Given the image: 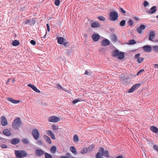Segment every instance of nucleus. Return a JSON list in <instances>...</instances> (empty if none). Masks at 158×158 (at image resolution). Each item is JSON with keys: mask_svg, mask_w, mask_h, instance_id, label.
<instances>
[{"mask_svg": "<svg viewBox=\"0 0 158 158\" xmlns=\"http://www.w3.org/2000/svg\"><path fill=\"white\" fill-rule=\"evenodd\" d=\"M109 17L111 21H115L118 19V16L117 12L112 11L110 13Z\"/></svg>", "mask_w": 158, "mask_h": 158, "instance_id": "nucleus-3", "label": "nucleus"}, {"mask_svg": "<svg viewBox=\"0 0 158 158\" xmlns=\"http://www.w3.org/2000/svg\"><path fill=\"white\" fill-rule=\"evenodd\" d=\"M56 88L58 89H64L63 88H62V86L61 85H60L59 84H56Z\"/></svg>", "mask_w": 158, "mask_h": 158, "instance_id": "nucleus-45", "label": "nucleus"}, {"mask_svg": "<svg viewBox=\"0 0 158 158\" xmlns=\"http://www.w3.org/2000/svg\"><path fill=\"white\" fill-rule=\"evenodd\" d=\"M125 54L124 52H120L118 56V59L120 60H122L124 58Z\"/></svg>", "mask_w": 158, "mask_h": 158, "instance_id": "nucleus-22", "label": "nucleus"}, {"mask_svg": "<svg viewBox=\"0 0 158 158\" xmlns=\"http://www.w3.org/2000/svg\"><path fill=\"white\" fill-rule=\"evenodd\" d=\"M144 71V70L143 69H141L139 70L137 73L136 75L138 76L140 74Z\"/></svg>", "mask_w": 158, "mask_h": 158, "instance_id": "nucleus-56", "label": "nucleus"}, {"mask_svg": "<svg viewBox=\"0 0 158 158\" xmlns=\"http://www.w3.org/2000/svg\"><path fill=\"white\" fill-rule=\"evenodd\" d=\"M119 10L123 13H125L126 11L122 8L120 7L119 8Z\"/></svg>", "mask_w": 158, "mask_h": 158, "instance_id": "nucleus-53", "label": "nucleus"}, {"mask_svg": "<svg viewBox=\"0 0 158 158\" xmlns=\"http://www.w3.org/2000/svg\"><path fill=\"white\" fill-rule=\"evenodd\" d=\"M140 53H138L135 56V59L138 58L139 57V56H140Z\"/></svg>", "mask_w": 158, "mask_h": 158, "instance_id": "nucleus-58", "label": "nucleus"}, {"mask_svg": "<svg viewBox=\"0 0 158 158\" xmlns=\"http://www.w3.org/2000/svg\"><path fill=\"white\" fill-rule=\"evenodd\" d=\"M102 156H104L108 158L109 157L108 152L107 150H105L102 154Z\"/></svg>", "mask_w": 158, "mask_h": 158, "instance_id": "nucleus-31", "label": "nucleus"}, {"mask_svg": "<svg viewBox=\"0 0 158 158\" xmlns=\"http://www.w3.org/2000/svg\"><path fill=\"white\" fill-rule=\"evenodd\" d=\"M66 155L68 157H71V155L70 153H67L66 154Z\"/></svg>", "mask_w": 158, "mask_h": 158, "instance_id": "nucleus-62", "label": "nucleus"}, {"mask_svg": "<svg viewBox=\"0 0 158 158\" xmlns=\"http://www.w3.org/2000/svg\"><path fill=\"white\" fill-rule=\"evenodd\" d=\"M155 35V33L153 31H151L149 33V40L150 41H153V39Z\"/></svg>", "mask_w": 158, "mask_h": 158, "instance_id": "nucleus-18", "label": "nucleus"}, {"mask_svg": "<svg viewBox=\"0 0 158 158\" xmlns=\"http://www.w3.org/2000/svg\"><path fill=\"white\" fill-rule=\"evenodd\" d=\"M92 38L94 41H98L100 39V35L98 34H94L92 35Z\"/></svg>", "mask_w": 158, "mask_h": 158, "instance_id": "nucleus-14", "label": "nucleus"}, {"mask_svg": "<svg viewBox=\"0 0 158 158\" xmlns=\"http://www.w3.org/2000/svg\"><path fill=\"white\" fill-rule=\"evenodd\" d=\"M136 43V41L134 40H130L129 43H128L129 44H134Z\"/></svg>", "mask_w": 158, "mask_h": 158, "instance_id": "nucleus-39", "label": "nucleus"}, {"mask_svg": "<svg viewBox=\"0 0 158 158\" xmlns=\"http://www.w3.org/2000/svg\"><path fill=\"white\" fill-rule=\"evenodd\" d=\"M32 89L34 90L35 91L38 93H40V91L38 89H37L36 87L34 86L32 88Z\"/></svg>", "mask_w": 158, "mask_h": 158, "instance_id": "nucleus-40", "label": "nucleus"}, {"mask_svg": "<svg viewBox=\"0 0 158 158\" xmlns=\"http://www.w3.org/2000/svg\"><path fill=\"white\" fill-rule=\"evenodd\" d=\"M143 4V6L145 7H147V6H148L149 3H148V2L147 1H145L144 2Z\"/></svg>", "mask_w": 158, "mask_h": 158, "instance_id": "nucleus-49", "label": "nucleus"}, {"mask_svg": "<svg viewBox=\"0 0 158 158\" xmlns=\"http://www.w3.org/2000/svg\"><path fill=\"white\" fill-rule=\"evenodd\" d=\"M156 8V6H154L150 8V10H147L146 12L149 14H154L156 11L157 9Z\"/></svg>", "mask_w": 158, "mask_h": 158, "instance_id": "nucleus-10", "label": "nucleus"}, {"mask_svg": "<svg viewBox=\"0 0 158 158\" xmlns=\"http://www.w3.org/2000/svg\"><path fill=\"white\" fill-rule=\"evenodd\" d=\"M27 86L30 87H31V89H32L33 87L35 86L34 85H33V84H28L27 85Z\"/></svg>", "mask_w": 158, "mask_h": 158, "instance_id": "nucleus-60", "label": "nucleus"}, {"mask_svg": "<svg viewBox=\"0 0 158 158\" xmlns=\"http://www.w3.org/2000/svg\"><path fill=\"white\" fill-rule=\"evenodd\" d=\"M139 28L140 29H141L142 30H144V29H145V26L144 25H141L139 26Z\"/></svg>", "mask_w": 158, "mask_h": 158, "instance_id": "nucleus-54", "label": "nucleus"}, {"mask_svg": "<svg viewBox=\"0 0 158 158\" xmlns=\"http://www.w3.org/2000/svg\"><path fill=\"white\" fill-rule=\"evenodd\" d=\"M44 151L41 149H37L35 150L36 155L39 157H40L44 154Z\"/></svg>", "mask_w": 158, "mask_h": 158, "instance_id": "nucleus-8", "label": "nucleus"}, {"mask_svg": "<svg viewBox=\"0 0 158 158\" xmlns=\"http://www.w3.org/2000/svg\"><path fill=\"white\" fill-rule=\"evenodd\" d=\"M144 51L146 52H149L152 51V48L151 46L145 45L142 47Z\"/></svg>", "mask_w": 158, "mask_h": 158, "instance_id": "nucleus-9", "label": "nucleus"}, {"mask_svg": "<svg viewBox=\"0 0 158 158\" xmlns=\"http://www.w3.org/2000/svg\"><path fill=\"white\" fill-rule=\"evenodd\" d=\"M80 101H81V100L80 99H77L73 101L72 102V103L73 104H75L77 102H80Z\"/></svg>", "mask_w": 158, "mask_h": 158, "instance_id": "nucleus-47", "label": "nucleus"}, {"mask_svg": "<svg viewBox=\"0 0 158 158\" xmlns=\"http://www.w3.org/2000/svg\"><path fill=\"white\" fill-rule=\"evenodd\" d=\"M100 26V24L98 22H94L91 24V27L93 28L98 27Z\"/></svg>", "mask_w": 158, "mask_h": 158, "instance_id": "nucleus-16", "label": "nucleus"}, {"mask_svg": "<svg viewBox=\"0 0 158 158\" xmlns=\"http://www.w3.org/2000/svg\"><path fill=\"white\" fill-rule=\"evenodd\" d=\"M128 23L129 25L131 26H132L134 23L132 19H130L128 22Z\"/></svg>", "mask_w": 158, "mask_h": 158, "instance_id": "nucleus-44", "label": "nucleus"}, {"mask_svg": "<svg viewBox=\"0 0 158 158\" xmlns=\"http://www.w3.org/2000/svg\"><path fill=\"white\" fill-rule=\"evenodd\" d=\"M64 39L62 37H59L58 38L57 42L59 44H62L64 42Z\"/></svg>", "mask_w": 158, "mask_h": 158, "instance_id": "nucleus-26", "label": "nucleus"}, {"mask_svg": "<svg viewBox=\"0 0 158 158\" xmlns=\"http://www.w3.org/2000/svg\"><path fill=\"white\" fill-rule=\"evenodd\" d=\"M87 148H83L81 151V153L82 154H84L89 151Z\"/></svg>", "mask_w": 158, "mask_h": 158, "instance_id": "nucleus-30", "label": "nucleus"}, {"mask_svg": "<svg viewBox=\"0 0 158 158\" xmlns=\"http://www.w3.org/2000/svg\"><path fill=\"white\" fill-rule=\"evenodd\" d=\"M63 44L65 47H66V46L68 47L69 46V43L67 42L64 43Z\"/></svg>", "mask_w": 158, "mask_h": 158, "instance_id": "nucleus-59", "label": "nucleus"}, {"mask_svg": "<svg viewBox=\"0 0 158 158\" xmlns=\"http://www.w3.org/2000/svg\"><path fill=\"white\" fill-rule=\"evenodd\" d=\"M45 158H52V155L47 152H45L44 153Z\"/></svg>", "mask_w": 158, "mask_h": 158, "instance_id": "nucleus-33", "label": "nucleus"}, {"mask_svg": "<svg viewBox=\"0 0 158 158\" xmlns=\"http://www.w3.org/2000/svg\"><path fill=\"white\" fill-rule=\"evenodd\" d=\"M19 42L17 40H15L12 41V45L14 46H17L19 44Z\"/></svg>", "mask_w": 158, "mask_h": 158, "instance_id": "nucleus-27", "label": "nucleus"}, {"mask_svg": "<svg viewBox=\"0 0 158 158\" xmlns=\"http://www.w3.org/2000/svg\"><path fill=\"white\" fill-rule=\"evenodd\" d=\"M22 141L25 144H27L29 143V141L28 139H22Z\"/></svg>", "mask_w": 158, "mask_h": 158, "instance_id": "nucleus-37", "label": "nucleus"}, {"mask_svg": "<svg viewBox=\"0 0 158 158\" xmlns=\"http://www.w3.org/2000/svg\"><path fill=\"white\" fill-rule=\"evenodd\" d=\"M46 134L49 136L52 139H56L55 135L51 130H47L46 131Z\"/></svg>", "mask_w": 158, "mask_h": 158, "instance_id": "nucleus-12", "label": "nucleus"}, {"mask_svg": "<svg viewBox=\"0 0 158 158\" xmlns=\"http://www.w3.org/2000/svg\"><path fill=\"white\" fill-rule=\"evenodd\" d=\"M5 140V139L2 137H0V141L3 142Z\"/></svg>", "mask_w": 158, "mask_h": 158, "instance_id": "nucleus-63", "label": "nucleus"}, {"mask_svg": "<svg viewBox=\"0 0 158 158\" xmlns=\"http://www.w3.org/2000/svg\"><path fill=\"white\" fill-rule=\"evenodd\" d=\"M2 133L5 136H9L11 135L10 131L7 129H5L2 131Z\"/></svg>", "mask_w": 158, "mask_h": 158, "instance_id": "nucleus-11", "label": "nucleus"}, {"mask_svg": "<svg viewBox=\"0 0 158 158\" xmlns=\"http://www.w3.org/2000/svg\"><path fill=\"white\" fill-rule=\"evenodd\" d=\"M7 99L8 101L10 102H11L13 103H14V104L18 103L20 102L19 100H14L13 99L11 98H8Z\"/></svg>", "mask_w": 158, "mask_h": 158, "instance_id": "nucleus-21", "label": "nucleus"}, {"mask_svg": "<svg viewBox=\"0 0 158 158\" xmlns=\"http://www.w3.org/2000/svg\"><path fill=\"white\" fill-rule=\"evenodd\" d=\"M144 60V58L143 57H139L137 58V62L139 63H141Z\"/></svg>", "mask_w": 158, "mask_h": 158, "instance_id": "nucleus-38", "label": "nucleus"}, {"mask_svg": "<svg viewBox=\"0 0 158 158\" xmlns=\"http://www.w3.org/2000/svg\"><path fill=\"white\" fill-rule=\"evenodd\" d=\"M19 141V139L18 138H14L11 139V143L13 145H15L18 143Z\"/></svg>", "mask_w": 158, "mask_h": 158, "instance_id": "nucleus-17", "label": "nucleus"}, {"mask_svg": "<svg viewBox=\"0 0 158 158\" xmlns=\"http://www.w3.org/2000/svg\"><path fill=\"white\" fill-rule=\"evenodd\" d=\"M22 122L19 117H17L13 121L12 126L13 128L15 130H18L21 126Z\"/></svg>", "mask_w": 158, "mask_h": 158, "instance_id": "nucleus-1", "label": "nucleus"}, {"mask_svg": "<svg viewBox=\"0 0 158 158\" xmlns=\"http://www.w3.org/2000/svg\"><path fill=\"white\" fill-rule=\"evenodd\" d=\"M52 130L53 131H56L58 129V128L57 126L55 125H53L52 126Z\"/></svg>", "mask_w": 158, "mask_h": 158, "instance_id": "nucleus-41", "label": "nucleus"}, {"mask_svg": "<svg viewBox=\"0 0 158 158\" xmlns=\"http://www.w3.org/2000/svg\"><path fill=\"white\" fill-rule=\"evenodd\" d=\"M111 38L112 42H115L117 41V35L115 34L111 35Z\"/></svg>", "mask_w": 158, "mask_h": 158, "instance_id": "nucleus-25", "label": "nucleus"}, {"mask_svg": "<svg viewBox=\"0 0 158 158\" xmlns=\"http://www.w3.org/2000/svg\"><path fill=\"white\" fill-rule=\"evenodd\" d=\"M59 118L55 116H52L48 118V121L50 122L56 123L59 120Z\"/></svg>", "mask_w": 158, "mask_h": 158, "instance_id": "nucleus-7", "label": "nucleus"}, {"mask_svg": "<svg viewBox=\"0 0 158 158\" xmlns=\"http://www.w3.org/2000/svg\"><path fill=\"white\" fill-rule=\"evenodd\" d=\"M0 122L2 126H6L8 124L7 119L5 116H2L0 117Z\"/></svg>", "mask_w": 158, "mask_h": 158, "instance_id": "nucleus-6", "label": "nucleus"}, {"mask_svg": "<svg viewBox=\"0 0 158 158\" xmlns=\"http://www.w3.org/2000/svg\"><path fill=\"white\" fill-rule=\"evenodd\" d=\"M15 153L17 157L15 158H22L26 157L27 154L24 151L22 150H15Z\"/></svg>", "mask_w": 158, "mask_h": 158, "instance_id": "nucleus-2", "label": "nucleus"}, {"mask_svg": "<svg viewBox=\"0 0 158 158\" xmlns=\"http://www.w3.org/2000/svg\"><path fill=\"white\" fill-rule=\"evenodd\" d=\"M150 128L151 130L154 133H157L158 132V128L155 126H151Z\"/></svg>", "mask_w": 158, "mask_h": 158, "instance_id": "nucleus-24", "label": "nucleus"}, {"mask_svg": "<svg viewBox=\"0 0 158 158\" xmlns=\"http://www.w3.org/2000/svg\"><path fill=\"white\" fill-rule=\"evenodd\" d=\"M120 52L118 50H115L113 52V56L115 57L118 56Z\"/></svg>", "mask_w": 158, "mask_h": 158, "instance_id": "nucleus-23", "label": "nucleus"}, {"mask_svg": "<svg viewBox=\"0 0 158 158\" xmlns=\"http://www.w3.org/2000/svg\"><path fill=\"white\" fill-rule=\"evenodd\" d=\"M30 43L32 45H35L36 44L35 41L34 40H31L30 41Z\"/></svg>", "mask_w": 158, "mask_h": 158, "instance_id": "nucleus-55", "label": "nucleus"}, {"mask_svg": "<svg viewBox=\"0 0 158 158\" xmlns=\"http://www.w3.org/2000/svg\"><path fill=\"white\" fill-rule=\"evenodd\" d=\"M70 151L73 154L75 155L77 154V150L76 148L74 146H71L70 147Z\"/></svg>", "mask_w": 158, "mask_h": 158, "instance_id": "nucleus-20", "label": "nucleus"}, {"mask_svg": "<svg viewBox=\"0 0 158 158\" xmlns=\"http://www.w3.org/2000/svg\"><path fill=\"white\" fill-rule=\"evenodd\" d=\"M32 134L35 139L38 140L39 139L40 134L37 129H33L32 131Z\"/></svg>", "mask_w": 158, "mask_h": 158, "instance_id": "nucleus-4", "label": "nucleus"}, {"mask_svg": "<svg viewBox=\"0 0 158 158\" xmlns=\"http://www.w3.org/2000/svg\"><path fill=\"white\" fill-rule=\"evenodd\" d=\"M98 18L99 20L102 21H104L106 20L105 18L102 16H98Z\"/></svg>", "mask_w": 158, "mask_h": 158, "instance_id": "nucleus-36", "label": "nucleus"}, {"mask_svg": "<svg viewBox=\"0 0 158 158\" xmlns=\"http://www.w3.org/2000/svg\"><path fill=\"white\" fill-rule=\"evenodd\" d=\"M1 148H7V146L5 144H2L1 145Z\"/></svg>", "mask_w": 158, "mask_h": 158, "instance_id": "nucleus-57", "label": "nucleus"}, {"mask_svg": "<svg viewBox=\"0 0 158 158\" xmlns=\"http://www.w3.org/2000/svg\"><path fill=\"white\" fill-rule=\"evenodd\" d=\"M79 141V139L77 135L75 134L73 137V142H77Z\"/></svg>", "mask_w": 158, "mask_h": 158, "instance_id": "nucleus-29", "label": "nucleus"}, {"mask_svg": "<svg viewBox=\"0 0 158 158\" xmlns=\"http://www.w3.org/2000/svg\"><path fill=\"white\" fill-rule=\"evenodd\" d=\"M154 149L156 151L158 152V146L156 145H154L153 146Z\"/></svg>", "mask_w": 158, "mask_h": 158, "instance_id": "nucleus-52", "label": "nucleus"}, {"mask_svg": "<svg viewBox=\"0 0 158 158\" xmlns=\"http://www.w3.org/2000/svg\"><path fill=\"white\" fill-rule=\"evenodd\" d=\"M154 51L156 52H158V46H155L153 47Z\"/></svg>", "mask_w": 158, "mask_h": 158, "instance_id": "nucleus-42", "label": "nucleus"}, {"mask_svg": "<svg viewBox=\"0 0 158 158\" xmlns=\"http://www.w3.org/2000/svg\"><path fill=\"white\" fill-rule=\"evenodd\" d=\"M126 24V21L123 20L121 21L119 23L121 27H123L125 26Z\"/></svg>", "mask_w": 158, "mask_h": 158, "instance_id": "nucleus-32", "label": "nucleus"}, {"mask_svg": "<svg viewBox=\"0 0 158 158\" xmlns=\"http://www.w3.org/2000/svg\"><path fill=\"white\" fill-rule=\"evenodd\" d=\"M56 150V148L55 146H52L51 148L50 151L52 153H55Z\"/></svg>", "mask_w": 158, "mask_h": 158, "instance_id": "nucleus-28", "label": "nucleus"}, {"mask_svg": "<svg viewBox=\"0 0 158 158\" xmlns=\"http://www.w3.org/2000/svg\"><path fill=\"white\" fill-rule=\"evenodd\" d=\"M104 148L102 147H100L99 148V152H101V153L102 154L103 152H104Z\"/></svg>", "mask_w": 158, "mask_h": 158, "instance_id": "nucleus-48", "label": "nucleus"}, {"mask_svg": "<svg viewBox=\"0 0 158 158\" xmlns=\"http://www.w3.org/2000/svg\"><path fill=\"white\" fill-rule=\"evenodd\" d=\"M110 44V41L106 39L103 40L102 41V45L103 46L108 45H109Z\"/></svg>", "mask_w": 158, "mask_h": 158, "instance_id": "nucleus-13", "label": "nucleus"}, {"mask_svg": "<svg viewBox=\"0 0 158 158\" xmlns=\"http://www.w3.org/2000/svg\"><path fill=\"white\" fill-rule=\"evenodd\" d=\"M35 20L34 19H30V24L31 25H33L35 24Z\"/></svg>", "mask_w": 158, "mask_h": 158, "instance_id": "nucleus-35", "label": "nucleus"}, {"mask_svg": "<svg viewBox=\"0 0 158 158\" xmlns=\"http://www.w3.org/2000/svg\"><path fill=\"white\" fill-rule=\"evenodd\" d=\"M30 19H29L27 20L25 22V23L26 24H28L29 23H30Z\"/></svg>", "mask_w": 158, "mask_h": 158, "instance_id": "nucleus-61", "label": "nucleus"}, {"mask_svg": "<svg viewBox=\"0 0 158 158\" xmlns=\"http://www.w3.org/2000/svg\"><path fill=\"white\" fill-rule=\"evenodd\" d=\"M37 143L39 145H43V142L41 140H38Z\"/></svg>", "mask_w": 158, "mask_h": 158, "instance_id": "nucleus-51", "label": "nucleus"}, {"mask_svg": "<svg viewBox=\"0 0 158 158\" xmlns=\"http://www.w3.org/2000/svg\"><path fill=\"white\" fill-rule=\"evenodd\" d=\"M94 146L93 145H91L90 146L89 148H87L88 149V150L89 152H90L92 151V150L94 148Z\"/></svg>", "mask_w": 158, "mask_h": 158, "instance_id": "nucleus-43", "label": "nucleus"}, {"mask_svg": "<svg viewBox=\"0 0 158 158\" xmlns=\"http://www.w3.org/2000/svg\"><path fill=\"white\" fill-rule=\"evenodd\" d=\"M140 86V84L139 83L136 84L132 86L131 88L128 90V93H131L135 91L136 89H138Z\"/></svg>", "mask_w": 158, "mask_h": 158, "instance_id": "nucleus-5", "label": "nucleus"}, {"mask_svg": "<svg viewBox=\"0 0 158 158\" xmlns=\"http://www.w3.org/2000/svg\"><path fill=\"white\" fill-rule=\"evenodd\" d=\"M119 78L121 79V80L123 82H127L126 80L128 79H130L128 77H126L124 74H122L120 76Z\"/></svg>", "mask_w": 158, "mask_h": 158, "instance_id": "nucleus-15", "label": "nucleus"}, {"mask_svg": "<svg viewBox=\"0 0 158 158\" xmlns=\"http://www.w3.org/2000/svg\"><path fill=\"white\" fill-rule=\"evenodd\" d=\"M154 67L155 68H158V64H155L154 65Z\"/></svg>", "mask_w": 158, "mask_h": 158, "instance_id": "nucleus-64", "label": "nucleus"}, {"mask_svg": "<svg viewBox=\"0 0 158 158\" xmlns=\"http://www.w3.org/2000/svg\"><path fill=\"white\" fill-rule=\"evenodd\" d=\"M102 154L100 152H98L96 155V158H102Z\"/></svg>", "mask_w": 158, "mask_h": 158, "instance_id": "nucleus-34", "label": "nucleus"}, {"mask_svg": "<svg viewBox=\"0 0 158 158\" xmlns=\"http://www.w3.org/2000/svg\"><path fill=\"white\" fill-rule=\"evenodd\" d=\"M44 139L45 141L49 144H51L52 143L50 138L48 136L46 135H44L43 136Z\"/></svg>", "mask_w": 158, "mask_h": 158, "instance_id": "nucleus-19", "label": "nucleus"}, {"mask_svg": "<svg viewBox=\"0 0 158 158\" xmlns=\"http://www.w3.org/2000/svg\"><path fill=\"white\" fill-rule=\"evenodd\" d=\"M142 30L141 29H139V28H138L137 29V32L139 33V34H140V35H141L142 33Z\"/></svg>", "mask_w": 158, "mask_h": 158, "instance_id": "nucleus-50", "label": "nucleus"}, {"mask_svg": "<svg viewBox=\"0 0 158 158\" xmlns=\"http://www.w3.org/2000/svg\"><path fill=\"white\" fill-rule=\"evenodd\" d=\"M60 3V0H55V4L56 6H58Z\"/></svg>", "mask_w": 158, "mask_h": 158, "instance_id": "nucleus-46", "label": "nucleus"}]
</instances>
